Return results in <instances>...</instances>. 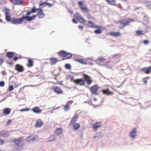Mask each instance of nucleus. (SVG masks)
Returning <instances> with one entry per match:
<instances>
[{
    "label": "nucleus",
    "mask_w": 151,
    "mask_h": 151,
    "mask_svg": "<svg viewBox=\"0 0 151 151\" xmlns=\"http://www.w3.org/2000/svg\"><path fill=\"white\" fill-rule=\"evenodd\" d=\"M50 64L51 65L55 64L57 62L60 61V60H58L57 58H50Z\"/></svg>",
    "instance_id": "19"
},
{
    "label": "nucleus",
    "mask_w": 151,
    "mask_h": 151,
    "mask_svg": "<svg viewBox=\"0 0 151 151\" xmlns=\"http://www.w3.org/2000/svg\"><path fill=\"white\" fill-rule=\"evenodd\" d=\"M143 3H145V4H147L148 2L146 0H144L143 1Z\"/></svg>",
    "instance_id": "63"
},
{
    "label": "nucleus",
    "mask_w": 151,
    "mask_h": 151,
    "mask_svg": "<svg viewBox=\"0 0 151 151\" xmlns=\"http://www.w3.org/2000/svg\"><path fill=\"white\" fill-rule=\"evenodd\" d=\"M97 27H96V28H97V29L95 30L94 31L95 33L96 34H99L101 33L102 32L101 27L100 26H98L97 25Z\"/></svg>",
    "instance_id": "31"
},
{
    "label": "nucleus",
    "mask_w": 151,
    "mask_h": 151,
    "mask_svg": "<svg viewBox=\"0 0 151 151\" xmlns=\"http://www.w3.org/2000/svg\"><path fill=\"white\" fill-rule=\"evenodd\" d=\"M74 16L75 18L77 19L80 23H83L86 22L85 20L78 13H76L74 14Z\"/></svg>",
    "instance_id": "7"
},
{
    "label": "nucleus",
    "mask_w": 151,
    "mask_h": 151,
    "mask_svg": "<svg viewBox=\"0 0 151 151\" xmlns=\"http://www.w3.org/2000/svg\"><path fill=\"white\" fill-rule=\"evenodd\" d=\"M10 112L11 109L8 108H5L3 111L4 114L6 115L9 114L10 113Z\"/></svg>",
    "instance_id": "32"
},
{
    "label": "nucleus",
    "mask_w": 151,
    "mask_h": 151,
    "mask_svg": "<svg viewBox=\"0 0 151 151\" xmlns=\"http://www.w3.org/2000/svg\"><path fill=\"white\" fill-rule=\"evenodd\" d=\"M103 136V135L101 132H98L96 133L95 135L94 136L93 138L95 139H98L101 138Z\"/></svg>",
    "instance_id": "20"
},
{
    "label": "nucleus",
    "mask_w": 151,
    "mask_h": 151,
    "mask_svg": "<svg viewBox=\"0 0 151 151\" xmlns=\"http://www.w3.org/2000/svg\"><path fill=\"white\" fill-rule=\"evenodd\" d=\"M101 123L100 122H96L93 125L92 127L94 130L96 131L98 128L101 126Z\"/></svg>",
    "instance_id": "18"
},
{
    "label": "nucleus",
    "mask_w": 151,
    "mask_h": 151,
    "mask_svg": "<svg viewBox=\"0 0 151 151\" xmlns=\"http://www.w3.org/2000/svg\"><path fill=\"white\" fill-rule=\"evenodd\" d=\"M104 87L106 88H109V87H110V88H111L112 89L114 90L113 89V88L112 87L108 85H106L105 86H104Z\"/></svg>",
    "instance_id": "54"
},
{
    "label": "nucleus",
    "mask_w": 151,
    "mask_h": 151,
    "mask_svg": "<svg viewBox=\"0 0 151 151\" xmlns=\"http://www.w3.org/2000/svg\"><path fill=\"white\" fill-rule=\"evenodd\" d=\"M13 84L15 88H16L20 86L21 84V83H18L15 82H13Z\"/></svg>",
    "instance_id": "39"
},
{
    "label": "nucleus",
    "mask_w": 151,
    "mask_h": 151,
    "mask_svg": "<svg viewBox=\"0 0 151 151\" xmlns=\"http://www.w3.org/2000/svg\"><path fill=\"white\" fill-rule=\"evenodd\" d=\"M30 110V109L29 108H24L20 110L19 111L20 112H24L29 111Z\"/></svg>",
    "instance_id": "43"
},
{
    "label": "nucleus",
    "mask_w": 151,
    "mask_h": 151,
    "mask_svg": "<svg viewBox=\"0 0 151 151\" xmlns=\"http://www.w3.org/2000/svg\"><path fill=\"white\" fill-rule=\"evenodd\" d=\"M78 27L79 29H81V30H83V26H82L81 25H78Z\"/></svg>",
    "instance_id": "60"
},
{
    "label": "nucleus",
    "mask_w": 151,
    "mask_h": 151,
    "mask_svg": "<svg viewBox=\"0 0 151 151\" xmlns=\"http://www.w3.org/2000/svg\"><path fill=\"white\" fill-rule=\"evenodd\" d=\"M88 23L90 24V25H87L88 27L93 28H96V27H97V25H95L93 22L89 21L88 22Z\"/></svg>",
    "instance_id": "36"
},
{
    "label": "nucleus",
    "mask_w": 151,
    "mask_h": 151,
    "mask_svg": "<svg viewBox=\"0 0 151 151\" xmlns=\"http://www.w3.org/2000/svg\"><path fill=\"white\" fill-rule=\"evenodd\" d=\"M11 122V120L10 119H9L7 121V122L6 123V124L7 125L9 124Z\"/></svg>",
    "instance_id": "59"
},
{
    "label": "nucleus",
    "mask_w": 151,
    "mask_h": 151,
    "mask_svg": "<svg viewBox=\"0 0 151 151\" xmlns=\"http://www.w3.org/2000/svg\"><path fill=\"white\" fill-rule=\"evenodd\" d=\"M102 92L104 94H107L109 95H112L113 94V93L110 92L109 91L108 88H107L106 90H102Z\"/></svg>",
    "instance_id": "30"
},
{
    "label": "nucleus",
    "mask_w": 151,
    "mask_h": 151,
    "mask_svg": "<svg viewBox=\"0 0 151 151\" xmlns=\"http://www.w3.org/2000/svg\"><path fill=\"white\" fill-rule=\"evenodd\" d=\"M86 17L89 19H92L93 20H94V18L92 16L89 14H88L87 15Z\"/></svg>",
    "instance_id": "46"
},
{
    "label": "nucleus",
    "mask_w": 151,
    "mask_h": 151,
    "mask_svg": "<svg viewBox=\"0 0 151 151\" xmlns=\"http://www.w3.org/2000/svg\"><path fill=\"white\" fill-rule=\"evenodd\" d=\"M60 56L65 57L67 59H69L71 57L72 55L76 56L77 55L75 54L73 55L70 52H67L65 51L60 50L58 52Z\"/></svg>",
    "instance_id": "4"
},
{
    "label": "nucleus",
    "mask_w": 151,
    "mask_h": 151,
    "mask_svg": "<svg viewBox=\"0 0 151 151\" xmlns=\"http://www.w3.org/2000/svg\"><path fill=\"white\" fill-rule=\"evenodd\" d=\"M43 124L42 120L40 119H38L37 120V122L35 124V127H40Z\"/></svg>",
    "instance_id": "22"
},
{
    "label": "nucleus",
    "mask_w": 151,
    "mask_h": 151,
    "mask_svg": "<svg viewBox=\"0 0 151 151\" xmlns=\"http://www.w3.org/2000/svg\"><path fill=\"white\" fill-rule=\"evenodd\" d=\"M70 125H72L73 129L75 131H76L80 127V125L78 123L75 122L70 124Z\"/></svg>",
    "instance_id": "16"
},
{
    "label": "nucleus",
    "mask_w": 151,
    "mask_h": 151,
    "mask_svg": "<svg viewBox=\"0 0 151 151\" xmlns=\"http://www.w3.org/2000/svg\"><path fill=\"white\" fill-rule=\"evenodd\" d=\"M27 27L29 29H30L31 30H34L35 29V28L34 27H32L31 26H27Z\"/></svg>",
    "instance_id": "58"
},
{
    "label": "nucleus",
    "mask_w": 151,
    "mask_h": 151,
    "mask_svg": "<svg viewBox=\"0 0 151 151\" xmlns=\"http://www.w3.org/2000/svg\"><path fill=\"white\" fill-rule=\"evenodd\" d=\"M52 89L54 92L58 94H62L63 92L61 90L60 88L58 87H52Z\"/></svg>",
    "instance_id": "15"
},
{
    "label": "nucleus",
    "mask_w": 151,
    "mask_h": 151,
    "mask_svg": "<svg viewBox=\"0 0 151 151\" xmlns=\"http://www.w3.org/2000/svg\"><path fill=\"white\" fill-rule=\"evenodd\" d=\"M1 135L4 137H6L9 136V134L8 131L5 130L1 132Z\"/></svg>",
    "instance_id": "24"
},
{
    "label": "nucleus",
    "mask_w": 151,
    "mask_h": 151,
    "mask_svg": "<svg viewBox=\"0 0 151 151\" xmlns=\"http://www.w3.org/2000/svg\"><path fill=\"white\" fill-rule=\"evenodd\" d=\"M73 82L76 84L80 85L81 86L83 85L85 83V81L82 78L74 80Z\"/></svg>",
    "instance_id": "9"
},
{
    "label": "nucleus",
    "mask_w": 151,
    "mask_h": 151,
    "mask_svg": "<svg viewBox=\"0 0 151 151\" xmlns=\"http://www.w3.org/2000/svg\"><path fill=\"white\" fill-rule=\"evenodd\" d=\"M5 85V82L3 81H0V86L1 87H3Z\"/></svg>",
    "instance_id": "44"
},
{
    "label": "nucleus",
    "mask_w": 151,
    "mask_h": 151,
    "mask_svg": "<svg viewBox=\"0 0 151 151\" xmlns=\"http://www.w3.org/2000/svg\"><path fill=\"white\" fill-rule=\"evenodd\" d=\"M11 2L13 4L16 5H22L23 2L21 0H11Z\"/></svg>",
    "instance_id": "17"
},
{
    "label": "nucleus",
    "mask_w": 151,
    "mask_h": 151,
    "mask_svg": "<svg viewBox=\"0 0 151 151\" xmlns=\"http://www.w3.org/2000/svg\"><path fill=\"white\" fill-rule=\"evenodd\" d=\"M24 19L27 21V19L25 15L22 16L21 17L19 18L15 19L13 18L11 21V23L15 24H20Z\"/></svg>",
    "instance_id": "3"
},
{
    "label": "nucleus",
    "mask_w": 151,
    "mask_h": 151,
    "mask_svg": "<svg viewBox=\"0 0 151 151\" xmlns=\"http://www.w3.org/2000/svg\"><path fill=\"white\" fill-rule=\"evenodd\" d=\"M28 63L27 64V66L29 68H31L33 65V61L32 59L30 58L28 60Z\"/></svg>",
    "instance_id": "29"
},
{
    "label": "nucleus",
    "mask_w": 151,
    "mask_h": 151,
    "mask_svg": "<svg viewBox=\"0 0 151 151\" xmlns=\"http://www.w3.org/2000/svg\"><path fill=\"white\" fill-rule=\"evenodd\" d=\"M63 129L61 127L58 128L55 131V133L58 136L60 135L62 133Z\"/></svg>",
    "instance_id": "21"
},
{
    "label": "nucleus",
    "mask_w": 151,
    "mask_h": 151,
    "mask_svg": "<svg viewBox=\"0 0 151 151\" xmlns=\"http://www.w3.org/2000/svg\"><path fill=\"white\" fill-rule=\"evenodd\" d=\"M109 34L112 36L115 37H118L120 35V33L119 32H111L109 33Z\"/></svg>",
    "instance_id": "26"
},
{
    "label": "nucleus",
    "mask_w": 151,
    "mask_h": 151,
    "mask_svg": "<svg viewBox=\"0 0 151 151\" xmlns=\"http://www.w3.org/2000/svg\"><path fill=\"white\" fill-rule=\"evenodd\" d=\"M64 109L65 111H67L68 110L70 109V107L68 104H66L64 106Z\"/></svg>",
    "instance_id": "41"
},
{
    "label": "nucleus",
    "mask_w": 151,
    "mask_h": 151,
    "mask_svg": "<svg viewBox=\"0 0 151 151\" xmlns=\"http://www.w3.org/2000/svg\"><path fill=\"white\" fill-rule=\"evenodd\" d=\"M15 70L19 72H21L24 71V68L21 65L17 64L15 66Z\"/></svg>",
    "instance_id": "14"
},
{
    "label": "nucleus",
    "mask_w": 151,
    "mask_h": 151,
    "mask_svg": "<svg viewBox=\"0 0 151 151\" xmlns=\"http://www.w3.org/2000/svg\"><path fill=\"white\" fill-rule=\"evenodd\" d=\"M137 136V129L134 128L132 129L129 132V136L132 139L134 140L136 138Z\"/></svg>",
    "instance_id": "5"
},
{
    "label": "nucleus",
    "mask_w": 151,
    "mask_h": 151,
    "mask_svg": "<svg viewBox=\"0 0 151 151\" xmlns=\"http://www.w3.org/2000/svg\"><path fill=\"white\" fill-rule=\"evenodd\" d=\"M147 6L149 8H151V2H148L147 5Z\"/></svg>",
    "instance_id": "49"
},
{
    "label": "nucleus",
    "mask_w": 151,
    "mask_h": 151,
    "mask_svg": "<svg viewBox=\"0 0 151 151\" xmlns=\"http://www.w3.org/2000/svg\"><path fill=\"white\" fill-rule=\"evenodd\" d=\"M5 18L6 21L7 22H11V19L10 16V13H6L5 14Z\"/></svg>",
    "instance_id": "37"
},
{
    "label": "nucleus",
    "mask_w": 151,
    "mask_h": 151,
    "mask_svg": "<svg viewBox=\"0 0 151 151\" xmlns=\"http://www.w3.org/2000/svg\"><path fill=\"white\" fill-rule=\"evenodd\" d=\"M4 62V60L0 58V66Z\"/></svg>",
    "instance_id": "55"
},
{
    "label": "nucleus",
    "mask_w": 151,
    "mask_h": 151,
    "mask_svg": "<svg viewBox=\"0 0 151 151\" xmlns=\"http://www.w3.org/2000/svg\"><path fill=\"white\" fill-rule=\"evenodd\" d=\"M6 73V72L4 71H3L1 72V74L3 75H5Z\"/></svg>",
    "instance_id": "62"
},
{
    "label": "nucleus",
    "mask_w": 151,
    "mask_h": 151,
    "mask_svg": "<svg viewBox=\"0 0 151 151\" xmlns=\"http://www.w3.org/2000/svg\"><path fill=\"white\" fill-rule=\"evenodd\" d=\"M38 10L37 13L36 15V16L37 17L40 19L43 18L45 17V14L42 10L41 8H39Z\"/></svg>",
    "instance_id": "8"
},
{
    "label": "nucleus",
    "mask_w": 151,
    "mask_h": 151,
    "mask_svg": "<svg viewBox=\"0 0 151 151\" xmlns=\"http://www.w3.org/2000/svg\"><path fill=\"white\" fill-rule=\"evenodd\" d=\"M35 139V137L33 135H31L27 137L26 140L28 142L34 141Z\"/></svg>",
    "instance_id": "25"
},
{
    "label": "nucleus",
    "mask_w": 151,
    "mask_h": 151,
    "mask_svg": "<svg viewBox=\"0 0 151 151\" xmlns=\"http://www.w3.org/2000/svg\"><path fill=\"white\" fill-rule=\"evenodd\" d=\"M79 5V7L83 12H87L88 10L86 6L83 4V3L81 1H80L78 2Z\"/></svg>",
    "instance_id": "6"
},
{
    "label": "nucleus",
    "mask_w": 151,
    "mask_h": 151,
    "mask_svg": "<svg viewBox=\"0 0 151 151\" xmlns=\"http://www.w3.org/2000/svg\"><path fill=\"white\" fill-rule=\"evenodd\" d=\"M104 65H105V67H106L107 68H109V69H110L111 68H112V65H109L107 64H104Z\"/></svg>",
    "instance_id": "45"
},
{
    "label": "nucleus",
    "mask_w": 151,
    "mask_h": 151,
    "mask_svg": "<svg viewBox=\"0 0 151 151\" xmlns=\"http://www.w3.org/2000/svg\"><path fill=\"white\" fill-rule=\"evenodd\" d=\"M9 9L8 8H5L4 9V11L5 12V14H6V13L7 12L8 13H9Z\"/></svg>",
    "instance_id": "47"
},
{
    "label": "nucleus",
    "mask_w": 151,
    "mask_h": 151,
    "mask_svg": "<svg viewBox=\"0 0 151 151\" xmlns=\"http://www.w3.org/2000/svg\"><path fill=\"white\" fill-rule=\"evenodd\" d=\"M70 79H71V80H73V76H72V75L70 76Z\"/></svg>",
    "instance_id": "64"
},
{
    "label": "nucleus",
    "mask_w": 151,
    "mask_h": 151,
    "mask_svg": "<svg viewBox=\"0 0 151 151\" xmlns=\"http://www.w3.org/2000/svg\"><path fill=\"white\" fill-rule=\"evenodd\" d=\"M106 60L104 58H99L97 60L96 62L98 64L100 65H104L103 63H106Z\"/></svg>",
    "instance_id": "11"
},
{
    "label": "nucleus",
    "mask_w": 151,
    "mask_h": 151,
    "mask_svg": "<svg viewBox=\"0 0 151 151\" xmlns=\"http://www.w3.org/2000/svg\"><path fill=\"white\" fill-rule=\"evenodd\" d=\"M134 21L133 19H127L119 20V23L121 24L119 27L120 29H122L126 26L129 25V23L130 22H133Z\"/></svg>",
    "instance_id": "2"
},
{
    "label": "nucleus",
    "mask_w": 151,
    "mask_h": 151,
    "mask_svg": "<svg viewBox=\"0 0 151 151\" xmlns=\"http://www.w3.org/2000/svg\"><path fill=\"white\" fill-rule=\"evenodd\" d=\"M83 76H84V77L85 78H90V77L89 76H88V75H87L86 74H84Z\"/></svg>",
    "instance_id": "61"
},
{
    "label": "nucleus",
    "mask_w": 151,
    "mask_h": 151,
    "mask_svg": "<svg viewBox=\"0 0 151 151\" xmlns=\"http://www.w3.org/2000/svg\"><path fill=\"white\" fill-rule=\"evenodd\" d=\"M15 54L16 53L14 52H8L6 53V56L9 58H12Z\"/></svg>",
    "instance_id": "28"
},
{
    "label": "nucleus",
    "mask_w": 151,
    "mask_h": 151,
    "mask_svg": "<svg viewBox=\"0 0 151 151\" xmlns=\"http://www.w3.org/2000/svg\"><path fill=\"white\" fill-rule=\"evenodd\" d=\"M141 70L145 73L149 74L151 73V66L144 68L142 69Z\"/></svg>",
    "instance_id": "12"
},
{
    "label": "nucleus",
    "mask_w": 151,
    "mask_h": 151,
    "mask_svg": "<svg viewBox=\"0 0 151 151\" xmlns=\"http://www.w3.org/2000/svg\"><path fill=\"white\" fill-rule=\"evenodd\" d=\"M143 42L144 44L147 45L149 43V41L147 40H145L143 41Z\"/></svg>",
    "instance_id": "52"
},
{
    "label": "nucleus",
    "mask_w": 151,
    "mask_h": 151,
    "mask_svg": "<svg viewBox=\"0 0 151 151\" xmlns=\"http://www.w3.org/2000/svg\"><path fill=\"white\" fill-rule=\"evenodd\" d=\"M19 58H20V57L19 56L17 57V56H15V57H14V58H13V60L14 61H16Z\"/></svg>",
    "instance_id": "53"
},
{
    "label": "nucleus",
    "mask_w": 151,
    "mask_h": 151,
    "mask_svg": "<svg viewBox=\"0 0 151 151\" xmlns=\"http://www.w3.org/2000/svg\"><path fill=\"white\" fill-rule=\"evenodd\" d=\"M78 117V116L77 115H75L72 118L70 124L76 122L77 121Z\"/></svg>",
    "instance_id": "34"
},
{
    "label": "nucleus",
    "mask_w": 151,
    "mask_h": 151,
    "mask_svg": "<svg viewBox=\"0 0 151 151\" xmlns=\"http://www.w3.org/2000/svg\"><path fill=\"white\" fill-rule=\"evenodd\" d=\"M32 110L35 113L40 114L42 112V111L37 106L33 108L32 109Z\"/></svg>",
    "instance_id": "23"
},
{
    "label": "nucleus",
    "mask_w": 151,
    "mask_h": 151,
    "mask_svg": "<svg viewBox=\"0 0 151 151\" xmlns=\"http://www.w3.org/2000/svg\"><path fill=\"white\" fill-rule=\"evenodd\" d=\"M143 81L145 84H146L147 83V81L145 78L143 79Z\"/></svg>",
    "instance_id": "57"
},
{
    "label": "nucleus",
    "mask_w": 151,
    "mask_h": 151,
    "mask_svg": "<svg viewBox=\"0 0 151 151\" xmlns=\"http://www.w3.org/2000/svg\"><path fill=\"white\" fill-rule=\"evenodd\" d=\"M14 89V87L12 85L10 86L9 87V91H11Z\"/></svg>",
    "instance_id": "48"
},
{
    "label": "nucleus",
    "mask_w": 151,
    "mask_h": 151,
    "mask_svg": "<svg viewBox=\"0 0 151 151\" xmlns=\"http://www.w3.org/2000/svg\"><path fill=\"white\" fill-rule=\"evenodd\" d=\"M136 33L138 35H140L144 34L143 31L140 30L137 31Z\"/></svg>",
    "instance_id": "40"
},
{
    "label": "nucleus",
    "mask_w": 151,
    "mask_h": 151,
    "mask_svg": "<svg viewBox=\"0 0 151 151\" xmlns=\"http://www.w3.org/2000/svg\"><path fill=\"white\" fill-rule=\"evenodd\" d=\"M74 60L75 61L79 62L83 64L86 65L87 64L86 61L83 59H75Z\"/></svg>",
    "instance_id": "33"
},
{
    "label": "nucleus",
    "mask_w": 151,
    "mask_h": 151,
    "mask_svg": "<svg viewBox=\"0 0 151 151\" xmlns=\"http://www.w3.org/2000/svg\"><path fill=\"white\" fill-rule=\"evenodd\" d=\"M65 68L67 69H70L71 68V65L69 64H66L65 65Z\"/></svg>",
    "instance_id": "42"
},
{
    "label": "nucleus",
    "mask_w": 151,
    "mask_h": 151,
    "mask_svg": "<svg viewBox=\"0 0 151 151\" xmlns=\"http://www.w3.org/2000/svg\"><path fill=\"white\" fill-rule=\"evenodd\" d=\"M38 8H36L35 7H32L31 8V10L29 11H27L26 14L25 15L28 21H30L34 20L36 17V15H32V16H30L29 15L32 13H34L36 12H37Z\"/></svg>",
    "instance_id": "1"
},
{
    "label": "nucleus",
    "mask_w": 151,
    "mask_h": 151,
    "mask_svg": "<svg viewBox=\"0 0 151 151\" xmlns=\"http://www.w3.org/2000/svg\"><path fill=\"white\" fill-rule=\"evenodd\" d=\"M56 139V138L55 136L54 135H52L50 136L48 138L47 141L48 142H52L55 141Z\"/></svg>",
    "instance_id": "27"
},
{
    "label": "nucleus",
    "mask_w": 151,
    "mask_h": 151,
    "mask_svg": "<svg viewBox=\"0 0 151 151\" xmlns=\"http://www.w3.org/2000/svg\"><path fill=\"white\" fill-rule=\"evenodd\" d=\"M72 21L74 23L77 24V22L76 20V19H72Z\"/></svg>",
    "instance_id": "56"
},
{
    "label": "nucleus",
    "mask_w": 151,
    "mask_h": 151,
    "mask_svg": "<svg viewBox=\"0 0 151 151\" xmlns=\"http://www.w3.org/2000/svg\"><path fill=\"white\" fill-rule=\"evenodd\" d=\"M86 81L88 85H90L92 82V81L90 79L87 80Z\"/></svg>",
    "instance_id": "50"
},
{
    "label": "nucleus",
    "mask_w": 151,
    "mask_h": 151,
    "mask_svg": "<svg viewBox=\"0 0 151 151\" xmlns=\"http://www.w3.org/2000/svg\"><path fill=\"white\" fill-rule=\"evenodd\" d=\"M106 1L111 5L113 6H116V3L115 0H106Z\"/></svg>",
    "instance_id": "35"
},
{
    "label": "nucleus",
    "mask_w": 151,
    "mask_h": 151,
    "mask_svg": "<svg viewBox=\"0 0 151 151\" xmlns=\"http://www.w3.org/2000/svg\"><path fill=\"white\" fill-rule=\"evenodd\" d=\"M22 140V138H20L17 139H14V141L17 146H22L23 145Z\"/></svg>",
    "instance_id": "13"
},
{
    "label": "nucleus",
    "mask_w": 151,
    "mask_h": 151,
    "mask_svg": "<svg viewBox=\"0 0 151 151\" xmlns=\"http://www.w3.org/2000/svg\"><path fill=\"white\" fill-rule=\"evenodd\" d=\"M46 5V1L44 2H41L39 4V8H42L43 7H45Z\"/></svg>",
    "instance_id": "38"
},
{
    "label": "nucleus",
    "mask_w": 151,
    "mask_h": 151,
    "mask_svg": "<svg viewBox=\"0 0 151 151\" xmlns=\"http://www.w3.org/2000/svg\"><path fill=\"white\" fill-rule=\"evenodd\" d=\"M46 5H48L49 7H51L53 5V4L48 3L46 1Z\"/></svg>",
    "instance_id": "51"
},
{
    "label": "nucleus",
    "mask_w": 151,
    "mask_h": 151,
    "mask_svg": "<svg viewBox=\"0 0 151 151\" xmlns=\"http://www.w3.org/2000/svg\"><path fill=\"white\" fill-rule=\"evenodd\" d=\"M99 88L96 85H94L92 86L90 88V90L91 93L93 94L96 95H98V94L97 92Z\"/></svg>",
    "instance_id": "10"
}]
</instances>
